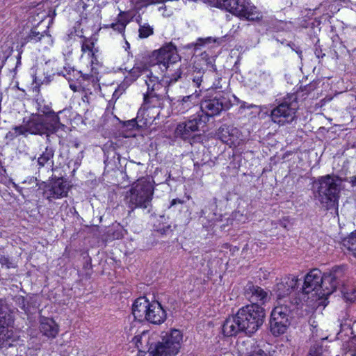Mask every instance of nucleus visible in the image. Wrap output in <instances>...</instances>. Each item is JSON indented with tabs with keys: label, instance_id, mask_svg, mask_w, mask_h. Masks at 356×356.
Segmentation results:
<instances>
[{
	"label": "nucleus",
	"instance_id": "nucleus-1",
	"mask_svg": "<svg viewBox=\"0 0 356 356\" xmlns=\"http://www.w3.org/2000/svg\"><path fill=\"white\" fill-rule=\"evenodd\" d=\"M343 275V268L340 266L334 267L323 275L320 270L312 269L305 275L299 291L300 297L295 303L298 305L304 302L312 309L325 305L327 297L342 283Z\"/></svg>",
	"mask_w": 356,
	"mask_h": 356
},
{
	"label": "nucleus",
	"instance_id": "nucleus-2",
	"mask_svg": "<svg viewBox=\"0 0 356 356\" xmlns=\"http://www.w3.org/2000/svg\"><path fill=\"white\" fill-rule=\"evenodd\" d=\"M265 310L257 305H249L239 309L235 315L228 317L222 327L225 337H233L240 333L252 335L262 325Z\"/></svg>",
	"mask_w": 356,
	"mask_h": 356
},
{
	"label": "nucleus",
	"instance_id": "nucleus-3",
	"mask_svg": "<svg viewBox=\"0 0 356 356\" xmlns=\"http://www.w3.org/2000/svg\"><path fill=\"white\" fill-rule=\"evenodd\" d=\"M341 184V179L337 176L327 175L318 177L314 183V199L326 210L335 208L338 204Z\"/></svg>",
	"mask_w": 356,
	"mask_h": 356
},
{
	"label": "nucleus",
	"instance_id": "nucleus-4",
	"mask_svg": "<svg viewBox=\"0 0 356 356\" xmlns=\"http://www.w3.org/2000/svg\"><path fill=\"white\" fill-rule=\"evenodd\" d=\"M154 55L156 57V64L159 65L161 70L162 71L165 70L164 76L168 79L165 82L172 85L181 79L182 72L177 64L180 58L177 48L172 43L163 46L155 51Z\"/></svg>",
	"mask_w": 356,
	"mask_h": 356
},
{
	"label": "nucleus",
	"instance_id": "nucleus-5",
	"mask_svg": "<svg viewBox=\"0 0 356 356\" xmlns=\"http://www.w3.org/2000/svg\"><path fill=\"white\" fill-rule=\"evenodd\" d=\"M154 188L148 177L138 179L127 191L125 201L131 210L137 208L145 209L151 206Z\"/></svg>",
	"mask_w": 356,
	"mask_h": 356
},
{
	"label": "nucleus",
	"instance_id": "nucleus-6",
	"mask_svg": "<svg viewBox=\"0 0 356 356\" xmlns=\"http://www.w3.org/2000/svg\"><path fill=\"white\" fill-rule=\"evenodd\" d=\"M132 314L135 319L139 321L147 320L156 325L163 323L167 317L165 310L159 302H149L144 297L135 300L132 306Z\"/></svg>",
	"mask_w": 356,
	"mask_h": 356
},
{
	"label": "nucleus",
	"instance_id": "nucleus-7",
	"mask_svg": "<svg viewBox=\"0 0 356 356\" xmlns=\"http://www.w3.org/2000/svg\"><path fill=\"white\" fill-rule=\"evenodd\" d=\"M216 6L225 9L241 19L254 21L261 17L260 13L249 0H213Z\"/></svg>",
	"mask_w": 356,
	"mask_h": 356
},
{
	"label": "nucleus",
	"instance_id": "nucleus-8",
	"mask_svg": "<svg viewBox=\"0 0 356 356\" xmlns=\"http://www.w3.org/2000/svg\"><path fill=\"white\" fill-rule=\"evenodd\" d=\"M239 99L234 95L218 94L213 98L205 99L201 103V111L199 113H204L207 116V122L209 117L219 115L222 111L228 110L234 103Z\"/></svg>",
	"mask_w": 356,
	"mask_h": 356
},
{
	"label": "nucleus",
	"instance_id": "nucleus-9",
	"mask_svg": "<svg viewBox=\"0 0 356 356\" xmlns=\"http://www.w3.org/2000/svg\"><path fill=\"white\" fill-rule=\"evenodd\" d=\"M182 334L178 330H172L162 336L161 341H157L158 349L153 350L157 356H170L178 353L181 348Z\"/></svg>",
	"mask_w": 356,
	"mask_h": 356
},
{
	"label": "nucleus",
	"instance_id": "nucleus-10",
	"mask_svg": "<svg viewBox=\"0 0 356 356\" xmlns=\"http://www.w3.org/2000/svg\"><path fill=\"white\" fill-rule=\"evenodd\" d=\"M297 108L298 102L295 98L290 102L285 99L271 111V120L280 126L290 124L296 118Z\"/></svg>",
	"mask_w": 356,
	"mask_h": 356
},
{
	"label": "nucleus",
	"instance_id": "nucleus-11",
	"mask_svg": "<svg viewBox=\"0 0 356 356\" xmlns=\"http://www.w3.org/2000/svg\"><path fill=\"white\" fill-rule=\"evenodd\" d=\"M29 134L49 136V134L57 131L60 126L47 120L44 115L32 114L26 120Z\"/></svg>",
	"mask_w": 356,
	"mask_h": 356
},
{
	"label": "nucleus",
	"instance_id": "nucleus-12",
	"mask_svg": "<svg viewBox=\"0 0 356 356\" xmlns=\"http://www.w3.org/2000/svg\"><path fill=\"white\" fill-rule=\"evenodd\" d=\"M207 122V116L204 113H197L191 119L179 123L176 128L175 134L184 140L189 138L193 133L204 127Z\"/></svg>",
	"mask_w": 356,
	"mask_h": 356
},
{
	"label": "nucleus",
	"instance_id": "nucleus-13",
	"mask_svg": "<svg viewBox=\"0 0 356 356\" xmlns=\"http://www.w3.org/2000/svg\"><path fill=\"white\" fill-rule=\"evenodd\" d=\"M39 188L43 189V194L49 201L66 197L69 188L67 181L63 178L51 180L49 183L42 182Z\"/></svg>",
	"mask_w": 356,
	"mask_h": 356
},
{
	"label": "nucleus",
	"instance_id": "nucleus-14",
	"mask_svg": "<svg viewBox=\"0 0 356 356\" xmlns=\"http://www.w3.org/2000/svg\"><path fill=\"white\" fill-rule=\"evenodd\" d=\"M156 334H151L148 331H143L140 334L135 336L133 342L138 349L139 352L148 353L149 356H157L153 352L158 349L157 341H156Z\"/></svg>",
	"mask_w": 356,
	"mask_h": 356
},
{
	"label": "nucleus",
	"instance_id": "nucleus-15",
	"mask_svg": "<svg viewBox=\"0 0 356 356\" xmlns=\"http://www.w3.org/2000/svg\"><path fill=\"white\" fill-rule=\"evenodd\" d=\"M245 296L252 302L258 306L265 305L270 300V294L261 287L248 282L245 287Z\"/></svg>",
	"mask_w": 356,
	"mask_h": 356
},
{
	"label": "nucleus",
	"instance_id": "nucleus-16",
	"mask_svg": "<svg viewBox=\"0 0 356 356\" xmlns=\"http://www.w3.org/2000/svg\"><path fill=\"white\" fill-rule=\"evenodd\" d=\"M13 320L10 314L0 308V347L11 346V339L13 337V331L10 329Z\"/></svg>",
	"mask_w": 356,
	"mask_h": 356
},
{
	"label": "nucleus",
	"instance_id": "nucleus-17",
	"mask_svg": "<svg viewBox=\"0 0 356 356\" xmlns=\"http://www.w3.org/2000/svg\"><path fill=\"white\" fill-rule=\"evenodd\" d=\"M298 282L299 280L295 275H289L282 277L275 288L277 298L280 300L290 295L299 284Z\"/></svg>",
	"mask_w": 356,
	"mask_h": 356
},
{
	"label": "nucleus",
	"instance_id": "nucleus-18",
	"mask_svg": "<svg viewBox=\"0 0 356 356\" xmlns=\"http://www.w3.org/2000/svg\"><path fill=\"white\" fill-rule=\"evenodd\" d=\"M169 90H164V92H147L144 94V106L153 108H163L166 97L169 98L168 95Z\"/></svg>",
	"mask_w": 356,
	"mask_h": 356
},
{
	"label": "nucleus",
	"instance_id": "nucleus-19",
	"mask_svg": "<svg viewBox=\"0 0 356 356\" xmlns=\"http://www.w3.org/2000/svg\"><path fill=\"white\" fill-rule=\"evenodd\" d=\"M148 70V67L144 65L134 66L132 69L130 70L129 74L125 77L123 83L119 86L118 89L115 90L113 93V96H117L122 94V92L125 90L124 86L134 82L139 76H143V78H144L145 75V70Z\"/></svg>",
	"mask_w": 356,
	"mask_h": 356
},
{
	"label": "nucleus",
	"instance_id": "nucleus-20",
	"mask_svg": "<svg viewBox=\"0 0 356 356\" xmlns=\"http://www.w3.org/2000/svg\"><path fill=\"white\" fill-rule=\"evenodd\" d=\"M145 75L143 79L147 87V92H164V90H169L171 85H169V83L167 82L168 83V87L163 86L159 81V78L153 75L152 72L150 70H145Z\"/></svg>",
	"mask_w": 356,
	"mask_h": 356
},
{
	"label": "nucleus",
	"instance_id": "nucleus-21",
	"mask_svg": "<svg viewBox=\"0 0 356 356\" xmlns=\"http://www.w3.org/2000/svg\"><path fill=\"white\" fill-rule=\"evenodd\" d=\"M38 111L40 115H44L47 120L50 121L53 124H55L58 126H60L61 123L60 122V118L58 116V113H61L59 111L58 113H55L51 108L49 104H47L44 102L40 101L37 103Z\"/></svg>",
	"mask_w": 356,
	"mask_h": 356
},
{
	"label": "nucleus",
	"instance_id": "nucleus-22",
	"mask_svg": "<svg viewBox=\"0 0 356 356\" xmlns=\"http://www.w3.org/2000/svg\"><path fill=\"white\" fill-rule=\"evenodd\" d=\"M40 330L48 338H55L58 332V326L53 319L42 318L40 320Z\"/></svg>",
	"mask_w": 356,
	"mask_h": 356
},
{
	"label": "nucleus",
	"instance_id": "nucleus-23",
	"mask_svg": "<svg viewBox=\"0 0 356 356\" xmlns=\"http://www.w3.org/2000/svg\"><path fill=\"white\" fill-rule=\"evenodd\" d=\"M200 92V90L199 91L195 90L193 94L184 96L181 99L178 100L177 107L179 111L185 113L193 107L197 103Z\"/></svg>",
	"mask_w": 356,
	"mask_h": 356
},
{
	"label": "nucleus",
	"instance_id": "nucleus-24",
	"mask_svg": "<svg viewBox=\"0 0 356 356\" xmlns=\"http://www.w3.org/2000/svg\"><path fill=\"white\" fill-rule=\"evenodd\" d=\"M291 312L289 307L285 305L276 306L271 312L270 319L289 325V316Z\"/></svg>",
	"mask_w": 356,
	"mask_h": 356
},
{
	"label": "nucleus",
	"instance_id": "nucleus-25",
	"mask_svg": "<svg viewBox=\"0 0 356 356\" xmlns=\"http://www.w3.org/2000/svg\"><path fill=\"white\" fill-rule=\"evenodd\" d=\"M54 156V149L52 147L47 146L38 158L37 163L38 168L44 167L51 162L53 164V158Z\"/></svg>",
	"mask_w": 356,
	"mask_h": 356
},
{
	"label": "nucleus",
	"instance_id": "nucleus-26",
	"mask_svg": "<svg viewBox=\"0 0 356 356\" xmlns=\"http://www.w3.org/2000/svg\"><path fill=\"white\" fill-rule=\"evenodd\" d=\"M26 40L28 42H40L42 40H44L47 42H51V36L47 34H43L38 31H36L35 29L31 30L29 34L28 35Z\"/></svg>",
	"mask_w": 356,
	"mask_h": 356
},
{
	"label": "nucleus",
	"instance_id": "nucleus-27",
	"mask_svg": "<svg viewBox=\"0 0 356 356\" xmlns=\"http://www.w3.org/2000/svg\"><path fill=\"white\" fill-rule=\"evenodd\" d=\"M341 293L346 302H354L356 301V289L354 286L343 285Z\"/></svg>",
	"mask_w": 356,
	"mask_h": 356
},
{
	"label": "nucleus",
	"instance_id": "nucleus-28",
	"mask_svg": "<svg viewBox=\"0 0 356 356\" xmlns=\"http://www.w3.org/2000/svg\"><path fill=\"white\" fill-rule=\"evenodd\" d=\"M288 326L289 324H286L283 322L281 323L272 319L270 320V332L275 336L284 334L286 332Z\"/></svg>",
	"mask_w": 356,
	"mask_h": 356
},
{
	"label": "nucleus",
	"instance_id": "nucleus-29",
	"mask_svg": "<svg viewBox=\"0 0 356 356\" xmlns=\"http://www.w3.org/2000/svg\"><path fill=\"white\" fill-rule=\"evenodd\" d=\"M227 136H229L228 145L229 146H237L240 145L241 134L237 128L230 127L229 134Z\"/></svg>",
	"mask_w": 356,
	"mask_h": 356
},
{
	"label": "nucleus",
	"instance_id": "nucleus-30",
	"mask_svg": "<svg viewBox=\"0 0 356 356\" xmlns=\"http://www.w3.org/2000/svg\"><path fill=\"white\" fill-rule=\"evenodd\" d=\"M139 29H138V36L140 38H147L149 36L153 35L154 33V29L152 26H151L149 24L145 23L142 24L139 20H137Z\"/></svg>",
	"mask_w": 356,
	"mask_h": 356
},
{
	"label": "nucleus",
	"instance_id": "nucleus-31",
	"mask_svg": "<svg viewBox=\"0 0 356 356\" xmlns=\"http://www.w3.org/2000/svg\"><path fill=\"white\" fill-rule=\"evenodd\" d=\"M343 245L356 257V232L343 241Z\"/></svg>",
	"mask_w": 356,
	"mask_h": 356
},
{
	"label": "nucleus",
	"instance_id": "nucleus-32",
	"mask_svg": "<svg viewBox=\"0 0 356 356\" xmlns=\"http://www.w3.org/2000/svg\"><path fill=\"white\" fill-rule=\"evenodd\" d=\"M259 82L265 86H270L273 84V76L269 72H261L259 76Z\"/></svg>",
	"mask_w": 356,
	"mask_h": 356
},
{
	"label": "nucleus",
	"instance_id": "nucleus-33",
	"mask_svg": "<svg viewBox=\"0 0 356 356\" xmlns=\"http://www.w3.org/2000/svg\"><path fill=\"white\" fill-rule=\"evenodd\" d=\"M229 129H230L229 127H227V126L221 127L219 129V131L218 134V137L222 140V142H223L224 143H226L227 145H228V141H229V138H228L229 136L227 135L229 134Z\"/></svg>",
	"mask_w": 356,
	"mask_h": 356
},
{
	"label": "nucleus",
	"instance_id": "nucleus-34",
	"mask_svg": "<svg viewBox=\"0 0 356 356\" xmlns=\"http://www.w3.org/2000/svg\"><path fill=\"white\" fill-rule=\"evenodd\" d=\"M204 72L199 70L198 71H194L193 74V83L197 88H200L201 83L203 81Z\"/></svg>",
	"mask_w": 356,
	"mask_h": 356
},
{
	"label": "nucleus",
	"instance_id": "nucleus-35",
	"mask_svg": "<svg viewBox=\"0 0 356 356\" xmlns=\"http://www.w3.org/2000/svg\"><path fill=\"white\" fill-rule=\"evenodd\" d=\"M248 356H270L259 346L256 345L252 348Z\"/></svg>",
	"mask_w": 356,
	"mask_h": 356
},
{
	"label": "nucleus",
	"instance_id": "nucleus-36",
	"mask_svg": "<svg viewBox=\"0 0 356 356\" xmlns=\"http://www.w3.org/2000/svg\"><path fill=\"white\" fill-rule=\"evenodd\" d=\"M13 129L15 131L16 135H24L26 133H29L26 120L24 119L23 124L19 126H15V127H13Z\"/></svg>",
	"mask_w": 356,
	"mask_h": 356
},
{
	"label": "nucleus",
	"instance_id": "nucleus-37",
	"mask_svg": "<svg viewBox=\"0 0 356 356\" xmlns=\"http://www.w3.org/2000/svg\"><path fill=\"white\" fill-rule=\"evenodd\" d=\"M93 45V42L86 41L82 44L81 49L83 52L91 51Z\"/></svg>",
	"mask_w": 356,
	"mask_h": 356
},
{
	"label": "nucleus",
	"instance_id": "nucleus-38",
	"mask_svg": "<svg viewBox=\"0 0 356 356\" xmlns=\"http://www.w3.org/2000/svg\"><path fill=\"white\" fill-rule=\"evenodd\" d=\"M288 46L294 51L296 52V54L298 55H299V57L301 58L302 57V51L300 50V49L297 47L294 43H289L288 44Z\"/></svg>",
	"mask_w": 356,
	"mask_h": 356
},
{
	"label": "nucleus",
	"instance_id": "nucleus-39",
	"mask_svg": "<svg viewBox=\"0 0 356 356\" xmlns=\"http://www.w3.org/2000/svg\"><path fill=\"white\" fill-rule=\"evenodd\" d=\"M136 125H137L136 119H132V120H131L127 121V122L125 123V126H126L128 129H134Z\"/></svg>",
	"mask_w": 356,
	"mask_h": 356
},
{
	"label": "nucleus",
	"instance_id": "nucleus-40",
	"mask_svg": "<svg viewBox=\"0 0 356 356\" xmlns=\"http://www.w3.org/2000/svg\"><path fill=\"white\" fill-rule=\"evenodd\" d=\"M112 26L115 30H118L119 32L124 31L125 29V25L124 23L113 24Z\"/></svg>",
	"mask_w": 356,
	"mask_h": 356
},
{
	"label": "nucleus",
	"instance_id": "nucleus-41",
	"mask_svg": "<svg viewBox=\"0 0 356 356\" xmlns=\"http://www.w3.org/2000/svg\"><path fill=\"white\" fill-rule=\"evenodd\" d=\"M70 88L74 92H79V91H80V89H81V86H80L76 85V84L73 83H70Z\"/></svg>",
	"mask_w": 356,
	"mask_h": 356
},
{
	"label": "nucleus",
	"instance_id": "nucleus-42",
	"mask_svg": "<svg viewBox=\"0 0 356 356\" xmlns=\"http://www.w3.org/2000/svg\"><path fill=\"white\" fill-rule=\"evenodd\" d=\"M232 100V102L234 103V104H236V103H241V106H240V108H250L251 106H246L245 105V102H240V100L238 102H234V99L232 98H231Z\"/></svg>",
	"mask_w": 356,
	"mask_h": 356
},
{
	"label": "nucleus",
	"instance_id": "nucleus-43",
	"mask_svg": "<svg viewBox=\"0 0 356 356\" xmlns=\"http://www.w3.org/2000/svg\"><path fill=\"white\" fill-rule=\"evenodd\" d=\"M182 204L183 203V201L179 200V199H173L170 203V205L171 206H174L176 204Z\"/></svg>",
	"mask_w": 356,
	"mask_h": 356
},
{
	"label": "nucleus",
	"instance_id": "nucleus-44",
	"mask_svg": "<svg viewBox=\"0 0 356 356\" xmlns=\"http://www.w3.org/2000/svg\"><path fill=\"white\" fill-rule=\"evenodd\" d=\"M350 182L353 186H356V175L354 176L350 177Z\"/></svg>",
	"mask_w": 356,
	"mask_h": 356
},
{
	"label": "nucleus",
	"instance_id": "nucleus-45",
	"mask_svg": "<svg viewBox=\"0 0 356 356\" xmlns=\"http://www.w3.org/2000/svg\"><path fill=\"white\" fill-rule=\"evenodd\" d=\"M315 54L318 58L323 57V56H325L324 54H322L321 50H318L317 49L315 51Z\"/></svg>",
	"mask_w": 356,
	"mask_h": 356
},
{
	"label": "nucleus",
	"instance_id": "nucleus-46",
	"mask_svg": "<svg viewBox=\"0 0 356 356\" xmlns=\"http://www.w3.org/2000/svg\"><path fill=\"white\" fill-rule=\"evenodd\" d=\"M29 183L30 184H35V186H38V179L35 177H31L30 179V181H29Z\"/></svg>",
	"mask_w": 356,
	"mask_h": 356
},
{
	"label": "nucleus",
	"instance_id": "nucleus-47",
	"mask_svg": "<svg viewBox=\"0 0 356 356\" xmlns=\"http://www.w3.org/2000/svg\"><path fill=\"white\" fill-rule=\"evenodd\" d=\"M0 263L4 264L6 263H8V261L6 258L3 256H0Z\"/></svg>",
	"mask_w": 356,
	"mask_h": 356
},
{
	"label": "nucleus",
	"instance_id": "nucleus-48",
	"mask_svg": "<svg viewBox=\"0 0 356 356\" xmlns=\"http://www.w3.org/2000/svg\"><path fill=\"white\" fill-rule=\"evenodd\" d=\"M309 356H319V355L318 353H316L314 354L312 353V350H310L309 353Z\"/></svg>",
	"mask_w": 356,
	"mask_h": 356
},
{
	"label": "nucleus",
	"instance_id": "nucleus-49",
	"mask_svg": "<svg viewBox=\"0 0 356 356\" xmlns=\"http://www.w3.org/2000/svg\"><path fill=\"white\" fill-rule=\"evenodd\" d=\"M141 112H142V108H140V109L138 111V115H137L136 119H138V118H139V115L141 113Z\"/></svg>",
	"mask_w": 356,
	"mask_h": 356
},
{
	"label": "nucleus",
	"instance_id": "nucleus-50",
	"mask_svg": "<svg viewBox=\"0 0 356 356\" xmlns=\"http://www.w3.org/2000/svg\"><path fill=\"white\" fill-rule=\"evenodd\" d=\"M163 15H165V13H163ZM170 15H171V13H168V14H166V15H167V16H170Z\"/></svg>",
	"mask_w": 356,
	"mask_h": 356
},
{
	"label": "nucleus",
	"instance_id": "nucleus-51",
	"mask_svg": "<svg viewBox=\"0 0 356 356\" xmlns=\"http://www.w3.org/2000/svg\"><path fill=\"white\" fill-rule=\"evenodd\" d=\"M63 76H65V77H66V79H69V78H68V77H67V75H66V74H63Z\"/></svg>",
	"mask_w": 356,
	"mask_h": 356
},
{
	"label": "nucleus",
	"instance_id": "nucleus-52",
	"mask_svg": "<svg viewBox=\"0 0 356 356\" xmlns=\"http://www.w3.org/2000/svg\"><path fill=\"white\" fill-rule=\"evenodd\" d=\"M164 8H165V7H164V8H163V7H160V8H159V9H160V10H161V9H164Z\"/></svg>",
	"mask_w": 356,
	"mask_h": 356
},
{
	"label": "nucleus",
	"instance_id": "nucleus-53",
	"mask_svg": "<svg viewBox=\"0 0 356 356\" xmlns=\"http://www.w3.org/2000/svg\"><path fill=\"white\" fill-rule=\"evenodd\" d=\"M84 98H87V95H85L84 97H83V100H84Z\"/></svg>",
	"mask_w": 356,
	"mask_h": 356
},
{
	"label": "nucleus",
	"instance_id": "nucleus-54",
	"mask_svg": "<svg viewBox=\"0 0 356 356\" xmlns=\"http://www.w3.org/2000/svg\"><path fill=\"white\" fill-rule=\"evenodd\" d=\"M166 99H168V97H166ZM168 99H170V101H172V99H170V97L168 98Z\"/></svg>",
	"mask_w": 356,
	"mask_h": 356
}]
</instances>
